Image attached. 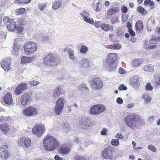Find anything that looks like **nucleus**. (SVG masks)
<instances>
[{
    "instance_id": "ea45409f",
    "label": "nucleus",
    "mask_w": 160,
    "mask_h": 160,
    "mask_svg": "<svg viewBox=\"0 0 160 160\" xmlns=\"http://www.w3.org/2000/svg\"><path fill=\"white\" fill-rule=\"evenodd\" d=\"M143 98L146 102H149L151 100V98L147 94H144L143 96Z\"/></svg>"
},
{
    "instance_id": "e2e57ef3",
    "label": "nucleus",
    "mask_w": 160,
    "mask_h": 160,
    "mask_svg": "<svg viewBox=\"0 0 160 160\" xmlns=\"http://www.w3.org/2000/svg\"><path fill=\"white\" fill-rule=\"evenodd\" d=\"M54 159L55 160H63V159L60 157L58 155H56L54 157Z\"/></svg>"
},
{
    "instance_id": "69168bd1",
    "label": "nucleus",
    "mask_w": 160,
    "mask_h": 160,
    "mask_svg": "<svg viewBox=\"0 0 160 160\" xmlns=\"http://www.w3.org/2000/svg\"><path fill=\"white\" fill-rule=\"evenodd\" d=\"M149 43L152 44H154L156 43L157 41L155 39L152 38L149 41Z\"/></svg>"
},
{
    "instance_id": "680f3d73",
    "label": "nucleus",
    "mask_w": 160,
    "mask_h": 160,
    "mask_svg": "<svg viewBox=\"0 0 160 160\" xmlns=\"http://www.w3.org/2000/svg\"><path fill=\"white\" fill-rule=\"evenodd\" d=\"M157 47L156 45H152V46H151L150 47H147V45H146L145 46V48L146 49H154L156 48Z\"/></svg>"
},
{
    "instance_id": "0e129e2a",
    "label": "nucleus",
    "mask_w": 160,
    "mask_h": 160,
    "mask_svg": "<svg viewBox=\"0 0 160 160\" xmlns=\"http://www.w3.org/2000/svg\"><path fill=\"white\" fill-rule=\"evenodd\" d=\"M122 12L123 13H126L127 12V8L125 6H122L121 8Z\"/></svg>"
},
{
    "instance_id": "09e8293b",
    "label": "nucleus",
    "mask_w": 160,
    "mask_h": 160,
    "mask_svg": "<svg viewBox=\"0 0 160 160\" xmlns=\"http://www.w3.org/2000/svg\"><path fill=\"white\" fill-rule=\"evenodd\" d=\"M18 24L20 25V26L21 25H23L26 24V22L23 18H18Z\"/></svg>"
},
{
    "instance_id": "2eb2a0df",
    "label": "nucleus",
    "mask_w": 160,
    "mask_h": 160,
    "mask_svg": "<svg viewBox=\"0 0 160 160\" xmlns=\"http://www.w3.org/2000/svg\"><path fill=\"white\" fill-rule=\"evenodd\" d=\"M101 156L105 159H112L113 158L111 151L107 148H105L102 152Z\"/></svg>"
},
{
    "instance_id": "7c9ffc66",
    "label": "nucleus",
    "mask_w": 160,
    "mask_h": 160,
    "mask_svg": "<svg viewBox=\"0 0 160 160\" xmlns=\"http://www.w3.org/2000/svg\"><path fill=\"white\" fill-rule=\"evenodd\" d=\"M59 151L61 154H67L70 152V149L68 147H62L60 148Z\"/></svg>"
},
{
    "instance_id": "423d86ee",
    "label": "nucleus",
    "mask_w": 160,
    "mask_h": 160,
    "mask_svg": "<svg viewBox=\"0 0 160 160\" xmlns=\"http://www.w3.org/2000/svg\"><path fill=\"white\" fill-rule=\"evenodd\" d=\"M105 109V107L102 105H94L91 107L89 113L91 114L98 115L103 112Z\"/></svg>"
},
{
    "instance_id": "4be33fe9",
    "label": "nucleus",
    "mask_w": 160,
    "mask_h": 160,
    "mask_svg": "<svg viewBox=\"0 0 160 160\" xmlns=\"http://www.w3.org/2000/svg\"><path fill=\"white\" fill-rule=\"evenodd\" d=\"M102 7L100 2H94L92 3V7L96 12L99 11Z\"/></svg>"
},
{
    "instance_id": "f3484780",
    "label": "nucleus",
    "mask_w": 160,
    "mask_h": 160,
    "mask_svg": "<svg viewBox=\"0 0 160 160\" xmlns=\"http://www.w3.org/2000/svg\"><path fill=\"white\" fill-rule=\"evenodd\" d=\"M54 59L53 55L51 53H48L43 59L44 63L47 65L50 66L52 65V62Z\"/></svg>"
},
{
    "instance_id": "49530a36",
    "label": "nucleus",
    "mask_w": 160,
    "mask_h": 160,
    "mask_svg": "<svg viewBox=\"0 0 160 160\" xmlns=\"http://www.w3.org/2000/svg\"><path fill=\"white\" fill-rule=\"evenodd\" d=\"M31 1V0H16V2L17 3H28Z\"/></svg>"
},
{
    "instance_id": "2f4dec72",
    "label": "nucleus",
    "mask_w": 160,
    "mask_h": 160,
    "mask_svg": "<svg viewBox=\"0 0 160 160\" xmlns=\"http://www.w3.org/2000/svg\"><path fill=\"white\" fill-rule=\"evenodd\" d=\"M9 129V126L7 124H2L0 125V130L4 133L8 132Z\"/></svg>"
},
{
    "instance_id": "a19ab883",
    "label": "nucleus",
    "mask_w": 160,
    "mask_h": 160,
    "mask_svg": "<svg viewBox=\"0 0 160 160\" xmlns=\"http://www.w3.org/2000/svg\"><path fill=\"white\" fill-rule=\"evenodd\" d=\"M111 143L112 145L116 146L118 145L119 144L118 140L117 139H112Z\"/></svg>"
},
{
    "instance_id": "8fccbe9b",
    "label": "nucleus",
    "mask_w": 160,
    "mask_h": 160,
    "mask_svg": "<svg viewBox=\"0 0 160 160\" xmlns=\"http://www.w3.org/2000/svg\"><path fill=\"white\" fill-rule=\"evenodd\" d=\"M148 148L149 149H150V150L153 152H155L156 151V148L152 145H148Z\"/></svg>"
},
{
    "instance_id": "13d9d810",
    "label": "nucleus",
    "mask_w": 160,
    "mask_h": 160,
    "mask_svg": "<svg viewBox=\"0 0 160 160\" xmlns=\"http://www.w3.org/2000/svg\"><path fill=\"white\" fill-rule=\"evenodd\" d=\"M115 138L117 139H122L123 138V137L121 133H118V134H117L115 136Z\"/></svg>"
},
{
    "instance_id": "39448f33",
    "label": "nucleus",
    "mask_w": 160,
    "mask_h": 160,
    "mask_svg": "<svg viewBox=\"0 0 160 160\" xmlns=\"http://www.w3.org/2000/svg\"><path fill=\"white\" fill-rule=\"evenodd\" d=\"M46 130L44 126L41 124H37L34 126L32 128V132L38 137L42 136Z\"/></svg>"
},
{
    "instance_id": "f257e3e1",
    "label": "nucleus",
    "mask_w": 160,
    "mask_h": 160,
    "mask_svg": "<svg viewBox=\"0 0 160 160\" xmlns=\"http://www.w3.org/2000/svg\"><path fill=\"white\" fill-rule=\"evenodd\" d=\"M43 146L47 151H52L60 146L59 142L54 137L47 135L43 141Z\"/></svg>"
},
{
    "instance_id": "a18cd8bd",
    "label": "nucleus",
    "mask_w": 160,
    "mask_h": 160,
    "mask_svg": "<svg viewBox=\"0 0 160 160\" xmlns=\"http://www.w3.org/2000/svg\"><path fill=\"white\" fill-rule=\"evenodd\" d=\"M46 6V4L44 3H39L38 4V7L42 11Z\"/></svg>"
},
{
    "instance_id": "e433bc0d",
    "label": "nucleus",
    "mask_w": 160,
    "mask_h": 160,
    "mask_svg": "<svg viewBox=\"0 0 160 160\" xmlns=\"http://www.w3.org/2000/svg\"><path fill=\"white\" fill-rule=\"evenodd\" d=\"M26 9L24 8H21L15 10V13L17 15H21L23 13Z\"/></svg>"
},
{
    "instance_id": "c9c22d12",
    "label": "nucleus",
    "mask_w": 160,
    "mask_h": 160,
    "mask_svg": "<svg viewBox=\"0 0 160 160\" xmlns=\"http://www.w3.org/2000/svg\"><path fill=\"white\" fill-rule=\"evenodd\" d=\"M80 15L83 18L89 16L90 14L88 11L86 10H84L80 12Z\"/></svg>"
},
{
    "instance_id": "864d4df0",
    "label": "nucleus",
    "mask_w": 160,
    "mask_h": 160,
    "mask_svg": "<svg viewBox=\"0 0 160 160\" xmlns=\"http://www.w3.org/2000/svg\"><path fill=\"white\" fill-rule=\"evenodd\" d=\"M83 88H85L87 90H89L88 88L84 83H82L79 86V89L80 90H82Z\"/></svg>"
},
{
    "instance_id": "4d7b16f0",
    "label": "nucleus",
    "mask_w": 160,
    "mask_h": 160,
    "mask_svg": "<svg viewBox=\"0 0 160 160\" xmlns=\"http://www.w3.org/2000/svg\"><path fill=\"white\" fill-rule=\"evenodd\" d=\"M10 20L13 19L9 18L8 17H5L3 19V21L5 23H7V25L8 22H10Z\"/></svg>"
},
{
    "instance_id": "a211bd4d",
    "label": "nucleus",
    "mask_w": 160,
    "mask_h": 160,
    "mask_svg": "<svg viewBox=\"0 0 160 160\" xmlns=\"http://www.w3.org/2000/svg\"><path fill=\"white\" fill-rule=\"evenodd\" d=\"M16 26V22L14 20H10V22H8L7 27L9 30L12 31L15 30Z\"/></svg>"
},
{
    "instance_id": "c756f323",
    "label": "nucleus",
    "mask_w": 160,
    "mask_h": 160,
    "mask_svg": "<svg viewBox=\"0 0 160 160\" xmlns=\"http://www.w3.org/2000/svg\"><path fill=\"white\" fill-rule=\"evenodd\" d=\"M62 3V0L55 1L53 3L52 8L54 9H58L61 6Z\"/></svg>"
},
{
    "instance_id": "774afa93",
    "label": "nucleus",
    "mask_w": 160,
    "mask_h": 160,
    "mask_svg": "<svg viewBox=\"0 0 160 160\" xmlns=\"http://www.w3.org/2000/svg\"><path fill=\"white\" fill-rule=\"evenodd\" d=\"M94 25L96 28H98L101 25V22L100 21L96 22H95Z\"/></svg>"
},
{
    "instance_id": "1a4fd4ad",
    "label": "nucleus",
    "mask_w": 160,
    "mask_h": 160,
    "mask_svg": "<svg viewBox=\"0 0 160 160\" xmlns=\"http://www.w3.org/2000/svg\"><path fill=\"white\" fill-rule=\"evenodd\" d=\"M16 101L18 105H27L30 102V96L28 93H24L22 96L21 99L18 98Z\"/></svg>"
},
{
    "instance_id": "9d476101",
    "label": "nucleus",
    "mask_w": 160,
    "mask_h": 160,
    "mask_svg": "<svg viewBox=\"0 0 160 160\" xmlns=\"http://www.w3.org/2000/svg\"><path fill=\"white\" fill-rule=\"evenodd\" d=\"M91 86L92 89L93 90H100L102 88L103 83L99 78H95L92 80Z\"/></svg>"
},
{
    "instance_id": "dca6fc26",
    "label": "nucleus",
    "mask_w": 160,
    "mask_h": 160,
    "mask_svg": "<svg viewBox=\"0 0 160 160\" xmlns=\"http://www.w3.org/2000/svg\"><path fill=\"white\" fill-rule=\"evenodd\" d=\"M118 55L116 53H110L107 56L106 61L109 64L113 63L117 58Z\"/></svg>"
},
{
    "instance_id": "f8f14e48",
    "label": "nucleus",
    "mask_w": 160,
    "mask_h": 160,
    "mask_svg": "<svg viewBox=\"0 0 160 160\" xmlns=\"http://www.w3.org/2000/svg\"><path fill=\"white\" fill-rule=\"evenodd\" d=\"M1 66L5 71H8L11 69V66L10 60L8 58L4 59L1 63Z\"/></svg>"
},
{
    "instance_id": "5fc2aeb1",
    "label": "nucleus",
    "mask_w": 160,
    "mask_h": 160,
    "mask_svg": "<svg viewBox=\"0 0 160 160\" xmlns=\"http://www.w3.org/2000/svg\"><path fill=\"white\" fill-rule=\"evenodd\" d=\"M138 10L139 12L141 13V14H143L144 13V8L141 6L138 7Z\"/></svg>"
},
{
    "instance_id": "aec40b11",
    "label": "nucleus",
    "mask_w": 160,
    "mask_h": 160,
    "mask_svg": "<svg viewBox=\"0 0 160 160\" xmlns=\"http://www.w3.org/2000/svg\"><path fill=\"white\" fill-rule=\"evenodd\" d=\"M62 88L59 86L54 89L53 92L52 97L54 98H56L59 97L61 94V91Z\"/></svg>"
},
{
    "instance_id": "6e6552de",
    "label": "nucleus",
    "mask_w": 160,
    "mask_h": 160,
    "mask_svg": "<svg viewBox=\"0 0 160 160\" xmlns=\"http://www.w3.org/2000/svg\"><path fill=\"white\" fill-rule=\"evenodd\" d=\"M38 112V109L34 106H30L24 109L22 113L25 116L30 117L36 115Z\"/></svg>"
},
{
    "instance_id": "20e7f679",
    "label": "nucleus",
    "mask_w": 160,
    "mask_h": 160,
    "mask_svg": "<svg viewBox=\"0 0 160 160\" xmlns=\"http://www.w3.org/2000/svg\"><path fill=\"white\" fill-rule=\"evenodd\" d=\"M36 44L32 42L26 43L23 46L25 53L27 54H30L35 53L37 50Z\"/></svg>"
},
{
    "instance_id": "473e14b6",
    "label": "nucleus",
    "mask_w": 160,
    "mask_h": 160,
    "mask_svg": "<svg viewBox=\"0 0 160 160\" xmlns=\"http://www.w3.org/2000/svg\"><path fill=\"white\" fill-rule=\"evenodd\" d=\"M143 60L142 59H137L134 60L132 61V66L135 67H138L142 63Z\"/></svg>"
},
{
    "instance_id": "6ab92c4d",
    "label": "nucleus",
    "mask_w": 160,
    "mask_h": 160,
    "mask_svg": "<svg viewBox=\"0 0 160 160\" xmlns=\"http://www.w3.org/2000/svg\"><path fill=\"white\" fill-rule=\"evenodd\" d=\"M3 99L5 102L7 104L11 105L12 103V98L11 95L9 93H8L3 97Z\"/></svg>"
},
{
    "instance_id": "72a5a7b5",
    "label": "nucleus",
    "mask_w": 160,
    "mask_h": 160,
    "mask_svg": "<svg viewBox=\"0 0 160 160\" xmlns=\"http://www.w3.org/2000/svg\"><path fill=\"white\" fill-rule=\"evenodd\" d=\"M118 11V9L117 8L114 7L112 8L109 9L107 12V13L108 14L112 15L117 12Z\"/></svg>"
},
{
    "instance_id": "c85d7f7f",
    "label": "nucleus",
    "mask_w": 160,
    "mask_h": 160,
    "mask_svg": "<svg viewBox=\"0 0 160 160\" xmlns=\"http://www.w3.org/2000/svg\"><path fill=\"white\" fill-rule=\"evenodd\" d=\"M136 30L137 31H140L143 28V24L140 20H138L136 22L135 25Z\"/></svg>"
},
{
    "instance_id": "cd10ccee",
    "label": "nucleus",
    "mask_w": 160,
    "mask_h": 160,
    "mask_svg": "<svg viewBox=\"0 0 160 160\" xmlns=\"http://www.w3.org/2000/svg\"><path fill=\"white\" fill-rule=\"evenodd\" d=\"M144 71L148 72H153L154 70L153 66L151 64L146 65L143 68Z\"/></svg>"
},
{
    "instance_id": "bb28decb",
    "label": "nucleus",
    "mask_w": 160,
    "mask_h": 160,
    "mask_svg": "<svg viewBox=\"0 0 160 160\" xmlns=\"http://www.w3.org/2000/svg\"><path fill=\"white\" fill-rule=\"evenodd\" d=\"M130 82L134 86L138 85L139 84L138 77L137 76L133 77L130 79Z\"/></svg>"
},
{
    "instance_id": "4468645a",
    "label": "nucleus",
    "mask_w": 160,
    "mask_h": 160,
    "mask_svg": "<svg viewBox=\"0 0 160 160\" xmlns=\"http://www.w3.org/2000/svg\"><path fill=\"white\" fill-rule=\"evenodd\" d=\"M27 84L26 83L22 82L16 88L14 92L17 95H18L21 94L23 91L26 90L27 89Z\"/></svg>"
},
{
    "instance_id": "3c124183",
    "label": "nucleus",
    "mask_w": 160,
    "mask_h": 160,
    "mask_svg": "<svg viewBox=\"0 0 160 160\" xmlns=\"http://www.w3.org/2000/svg\"><path fill=\"white\" fill-rule=\"evenodd\" d=\"M118 72L120 74L123 75L126 73V70L122 68H120L119 69Z\"/></svg>"
},
{
    "instance_id": "338daca9",
    "label": "nucleus",
    "mask_w": 160,
    "mask_h": 160,
    "mask_svg": "<svg viewBox=\"0 0 160 160\" xmlns=\"http://www.w3.org/2000/svg\"><path fill=\"white\" fill-rule=\"evenodd\" d=\"M129 32L130 34V35L133 37L135 35V32L133 31L131 28L129 29Z\"/></svg>"
},
{
    "instance_id": "9b49d317",
    "label": "nucleus",
    "mask_w": 160,
    "mask_h": 160,
    "mask_svg": "<svg viewBox=\"0 0 160 160\" xmlns=\"http://www.w3.org/2000/svg\"><path fill=\"white\" fill-rule=\"evenodd\" d=\"M18 143L21 146H25L26 148H28L31 146V140L28 138L22 137L19 139Z\"/></svg>"
},
{
    "instance_id": "4c0bfd02",
    "label": "nucleus",
    "mask_w": 160,
    "mask_h": 160,
    "mask_svg": "<svg viewBox=\"0 0 160 160\" xmlns=\"http://www.w3.org/2000/svg\"><path fill=\"white\" fill-rule=\"evenodd\" d=\"M15 31H16V33L19 34H22L23 32L24 28L22 26H17L15 28Z\"/></svg>"
},
{
    "instance_id": "58836bf2",
    "label": "nucleus",
    "mask_w": 160,
    "mask_h": 160,
    "mask_svg": "<svg viewBox=\"0 0 160 160\" xmlns=\"http://www.w3.org/2000/svg\"><path fill=\"white\" fill-rule=\"evenodd\" d=\"M84 20L87 23L90 24H92L93 23V19L89 16L83 18Z\"/></svg>"
},
{
    "instance_id": "bf43d9fd",
    "label": "nucleus",
    "mask_w": 160,
    "mask_h": 160,
    "mask_svg": "<svg viewBox=\"0 0 160 160\" xmlns=\"http://www.w3.org/2000/svg\"><path fill=\"white\" fill-rule=\"evenodd\" d=\"M108 132L107 129L106 128H104L101 131V133L102 135H104L106 134Z\"/></svg>"
},
{
    "instance_id": "c03bdc74",
    "label": "nucleus",
    "mask_w": 160,
    "mask_h": 160,
    "mask_svg": "<svg viewBox=\"0 0 160 160\" xmlns=\"http://www.w3.org/2000/svg\"><path fill=\"white\" fill-rule=\"evenodd\" d=\"M75 160H86V159L82 156L76 155L74 157Z\"/></svg>"
},
{
    "instance_id": "412c9836",
    "label": "nucleus",
    "mask_w": 160,
    "mask_h": 160,
    "mask_svg": "<svg viewBox=\"0 0 160 160\" xmlns=\"http://www.w3.org/2000/svg\"><path fill=\"white\" fill-rule=\"evenodd\" d=\"M35 58L34 57H27L25 56L22 57L21 58V63L22 64H25L29 63L33 61Z\"/></svg>"
},
{
    "instance_id": "7ed1b4c3",
    "label": "nucleus",
    "mask_w": 160,
    "mask_h": 160,
    "mask_svg": "<svg viewBox=\"0 0 160 160\" xmlns=\"http://www.w3.org/2000/svg\"><path fill=\"white\" fill-rule=\"evenodd\" d=\"M65 103V100L64 98H59L57 100L54 110L56 114L59 115L62 113Z\"/></svg>"
},
{
    "instance_id": "f704fd0d",
    "label": "nucleus",
    "mask_w": 160,
    "mask_h": 160,
    "mask_svg": "<svg viewBox=\"0 0 160 160\" xmlns=\"http://www.w3.org/2000/svg\"><path fill=\"white\" fill-rule=\"evenodd\" d=\"M74 53V51L71 49H69L68 52L69 58L72 60H74L75 58Z\"/></svg>"
},
{
    "instance_id": "79ce46f5",
    "label": "nucleus",
    "mask_w": 160,
    "mask_h": 160,
    "mask_svg": "<svg viewBox=\"0 0 160 160\" xmlns=\"http://www.w3.org/2000/svg\"><path fill=\"white\" fill-rule=\"evenodd\" d=\"M88 47L84 45H82L80 49V52L82 53H85L88 51Z\"/></svg>"
},
{
    "instance_id": "393cba45",
    "label": "nucleus",
    "mask_w": 160,
    "mask_h": 160,
    "mask_svg": "<svg viewBox=\"0 0 160 160\" xmlns=\"http://www.w3.org/2000/svg\"><path fill=\"white\" fill-rule=\"evenodd\" d=\"M106 48L115 50L119 49L121 48V46L119 43H116L115 44L109 45H106L105 46Z\"/></svg>"
},
{
    "instance_id": "de8ad7c7",
    "label": "nucleus",
    "mask_w": 160,
    "mask_h": 160,
    "mask_svg": "<svg viewBox=\"0 0 160 160\" xmlns=\"http://www.w3.org/2000/svg\"><path fill=\"white\" fill-rule=\"evenodd\" d=\"M28 83L29 84L33 86H36L39 83L38 82L35 80L29 81L28 82Z\"/></svg>"
},
{
    "instance_id": "37998d69",
    "label": "nucleus",
    "mask_w": 160,
    "mask_h": 160,
    "mask_svg": "<svg viewBox=\"0 0 160 160\" xmlns=\"http://www.w3.org/2000/svg\"><path fill=\"white\" fill-rule=\"evenodd\" d=\"M146 90L148 91H151L153 89V87L150 83H148L145 86Z\"/></svg>"
},
{
    "instance_id": "a878e982",
    "label": "nucleus",
    "mask_w": 160,
    "mask_h": 160,
    "mask_svg": "<svg viewBox=\"0 0 160 160\" xmlns=\"http://www.w3.org/2000/svg\"><path fill=\"white\" fill-rule=\"evenodd\" d=\"M20 48V46L16 42H14L13 46L12 47V52L15 54H18Z\"/></svg>"
},
{
    "instance_id": "f03ea898",
    "label": "nucleus",
    "mask_w": 160,
    "mask_h": 160,
    "mask_svg": "<svg viewBox=\"0 0 160 160\" xmlns=\"http://www.w3.org/2000/svg\"><path fill=\"white\" fill-rule=\"evenodd\" d=\"M139 118L137 114L135 113H130L126 116L125 118L126 124L132 128H135L136 118Z\"/></svg>"
},
{
    "instance_id": "ddd939ff",
    "label": "nucleus",
    "mask_w": 160,
    "mask_h": 160,
    "mask_svg": "<svg viewBox=\"0 0 160 160\" xmlns=\"http://www.w3.org/2000/svg\"><path fill=\"white\" fill-rule=\"evenodd\" d=\"M8 148L7 145H2L0 148V156L3 158H7L9 156Z\"/></svg>"
},
{
    "instance_id": "b1692460",
    "label": "nucleus",
    "mask_w": 160,
    "mask_h": 160,
    "mask_svg": "<svg viewBox=\"0 0 160 160\" xmlns=\"http://www.w3.org/2000/svg\"><path fill=\"white\" fill-rule=\"evenodd\" d=\"M139 118H136L135 127H138L144 124V122L143 119H142L140 115H138Z\"/></svg>"
},
{
    "instance_id": "5701e85b",
    "label": "nucleus",
    "mask_w": 160,
    "mask_h": 160,
    "mask_svg": "<svg viewBox=\"0 0 160 160\" xmlns=\"http://www.w3.org/2000/svg\"><path fill=\"white\" fill-rule=\"evenodd\" d=\"M101 27L102 29L105 32L108 31V30H112L113 29V27L112 25L103 23L101 25Z\"/></svg>"
},
{
    "instance_id": "0eeeda50",
    "label": "nucleus",
    "mask_w": 160,
    "mask_h": 160,
    "mask_svg": "<svg viewBox=\"0 0 160 160\" xmlns=\"http://www.w3.org/2000/svg\"><path fill=\"white\" fill-rule=\"evenodd\" d=\"M93 122L90 120V118L83 117L82 118L78 124V127L83 129H86L92 127L93 125Z\"/></svg>"
},
{
    "instance_id": "052dcab7",
    "label": "nucleus",
    "mask_w": 160,
    "mask_h": 160,
    "mask_svg": "<svg viewBox=\"0 0 160 160\" xmlns=\"http://www.w3.org/2000/svg\"><path fill=\"white\" fill-rule=\"evenodd\" d=\"M116 102L119 104H122L123 103V101L121 98H118L116 100Z\"/></svg>"
},
{
    "instance_id": "603ef678",
    "label": "nucleus",
    "mask_w": 160,
    "mask_h": 160,
    "mask_svg": "<svg viewBox=\"0 0 160 160\" xmlns=\"http://www.w3.org/2000/svg\"><path fill=\"white\" fill-rule=\"evenodd\" d=\"M118 17H113L111 19V22L112 24H114L118 22Z\"/></svg>"
},
{
    "instance_id": "6e6d98bb",
    "label": "nucleus",
    "mask_w": 160,
    "mask_h": 160,
    "mask_svg": "<svg viewBox=\"0 0 160 160\" xmlns=\"http://www.w3.org/2000/svg\"><path fill=\"white\" fill-rule=\"evenodd\" d=\"M120 90H126L127 89V87L123 84H121L118 88Z\"/></svg>"
}]
</instances>
